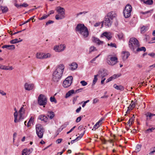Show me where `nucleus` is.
<instances>
[{"mask_svg":"<svg viewBox=\"0 0 155 155\" xmlns=\"http://www.w3.org/2000/svg\"><path fill=\"white\" fill-rule=\"evenodd\" d=\"M64 68V66L63 64H59L57 66L53 74V81L57 82L61 79L63 75Z\"/></svg>","mask_w":155,"mask_h":155,"instance_id":"obj_1","label":"nucleus"},{"mask_svg":"<svg viewBox=\"0 0 155 155\" xmlns=\"http://www.w3.org/2000/svg\"><path fill=\"white\" fill-rule=\"evenodd\" d=\"M75 30L77 32L80 34L84 38L87 37L89 35L88 29L84 24H78L76 26Z\"/></svg>","mask_w":155,"mask_h":155,"instance_id":"obj_2","label":"nucleus"},{"mask_svg":"<svg viewBox=\"0 0 155 155\" xmlns=\"http://www.w3.org/2000/svg\"><path fill=\"white\" fill-rule=\"evenodd\" d=\"M129 45V47L132 51L134 50L140 46L138 41L134 38L130 39Z\"/></svg>","mask_w":155,"mask_h":155,"instance_id":"obj_3","label":"nucleus"},{"mask_svg":"<svg viewBox=\"0 0 155 155\" xmlns=\"http://www.w3.org/2000/svg\"><path fill=\"white\" fill-rule=\"evenodd\" d=\"M36 133L38 137L40 139L43 137L45 131V129L40 124H36L35 126Z\"/></svg>","mask_w":155,"mask_h":155,"instance_id":"obj_4","label":"nucleus"},{"mask_svg":"<svg viewBox=\"0 0 155 155\" xmlns=\"http://www.w3.org/2000/svg\"><path fill=\"white\" fill-rule=\"evenodd\" d=\"M57 11L58 14L55 15V18L56 20H61L64 18V17L65 9L63 8L58 7L56 9Z\"/></svg>","mask_w":155,"mask_h":155,"instance_id":"obj_5","label":"nucleus"},{"mask_svg":"<svg viewBox=\"0 0 155 155\" xmlns=\"http://www.w3.org/2000/svg\"><path fill=\"white\" fill-rule=\"evenodd\" d=\"M117 60L118 59L116 56L110 55L107 57V62L108 64L113 66L117 63Z\"/></svg>","mask_w":155,"mask_h":155,"instance_id":"obj_6","label":"nucleus"},{"mask_svg":"<svg viewBox=\"0 0 155 155\" xmlns=\"http://www.w3.org/2000/svg\"><path fill=\"white\" fill-rule=\"evenodd\" d=\"M47 99L46 97L43 94H40L38 98V103L40 106H43L45 107V106L47 104Z\"/></svg>","mask_w":155,"mask_h":155,"instance_id":"obj_7","label":"nucleus"},{"mask_svg":"<svg viewBox=\"0 0 155 155\" xmlns=\"http://www.w3.org/2000/svg\"><path fill=\"white\" fill-rule=\"evenodd\" d=\"M132 11V7L129 4L127 5L125 7L123 11L124 15L125 18H129L131 15Z\"/></svg>","mask_w":155,"mask_h":155,"instance_id":"obj_8","label":"nucleus"},{"mask_svg":"<svg viewBox=\"0 0 155 155\" xmlns=\"http://www.w3.org/2000/svg\"><path fill=\"white\" fill-rule=\"evenodd\" d=\"M72 79L73 77L72 76H70L66 78L63 82V86L65 88L69 87L72 83Z\"/></svg>","mask_w":155,"mask_h":155,"instance_id":"obj_9","label":"nucleus"},{"mask_svg":"<svg viewBox=\"0 0 155 155\" xmlns=\"http://www.w3.org/2000/svg\"><path fill=\"white\" fill-rule=\"evenodd\" d=\"M51 56V54L49 53L45 54L43 53H37L36 55L37 58L41 59L49 58Z\"/></svg>","mask_w":155,"mask_h":155,"instance_id":"obj_10","label":"nucleus"},{"mask_svg":"<svg viewBox=\"0 0 155 155\" xmlns=\"http://www.w3.org/2000/svg\"><path fill=\"white\" fill-rule=\"evenodd\" d=\"M65 48L66 46L64 44H61L54 46V49L56 52H60L63 51Z\"/></svg>","mask_w":155,"mask_h":155,"instance_id":"obj_11","label":"nucleus"},{"mask_svg":"<svg viewBox=\"0 0 155 155\" xmlns=\"http://www.w3.org/2000/svg\"><path fill=\"white\" fill-rule=\"evenodd\" d=\"M112 20L108 18V17L105 16V19L102 24V27H103V24H104L105 26L107 27H110L112 23Z\"/></svg>","mask_w":155,"mask_h":155,"instance_id":"obj_12","label":"nucleus"},{"mask_svg":"<svg viewBox=\"0 0 155 155\" xmlns=\"http://www.w3.org/2000/svg\"><path fill=\"white\" fill-rule=\"evenodd\" d=\"M24 106L21 107L18 111V113L19 114V117L18 119V122H19L22 120L24 116L23 114L25 113V110L24 107Z\"/></svg>","mask_w":155,"mask_h":155,"instance_id":"obj_13","label":"nucleus"},{"mask_svg":"<svg viewBox=\"0 0 155 155\" xmlns=\"http://www.w3.org/2000/svg\"><path fill=\"white\" fill-rule=\"evenodd\" d=\"M34 87V84H29L27 83H25L24 86L25 89L28 91L33 89Z\"/></svg>","mask_w":155,"mask_h":155,"instance_id":"obj_14","label":"nucleus"},{"mask_svg":"<svg viewBox=\"0 0 155 155\" xmlns=\"http://www.w3.org/2000/svg\"><path fill=\"white\" fill-rule=\"evenodd\" d=\"M117 16L116 12L114 11H111L107 14L106 17H108L111 20H112L114 18H115Z\"/></svg>","mask_w":155,"mask_h":155,"instance_id":"obj_15","label":"nucleus"},{"mask_svg":"<svg viewBox=\"0 0 155 155\" xmlns=\"http://www.w3.org/2000/svg\"><path fill=\"white\" fill-rule=\"evenodd\" d=\"M101 38L105 37L107 38L108 40H110L112 38V35L111 33L105 32L101 34Z\"/></svg>","mask_w":155,"mask_h":155,"instance_id":"obj_16","label":"nucleus"},{"mask_svg":"<svg viewBox=\"0 0 155 155\" xmlns=\"http://www.w3.org/2000/svg\"><path fill=\"white\" fill-rule=\"evenodd\" d=\"M32 149H25L22 151V155H29L32 152Z\"/></svg>","mask_w":155,"mask_h":155,"instance_id":"obj_17","label":"nucleus"},{"mask_svg":"<svg viewBox=\"0 0 155 155\" xmlns=\"http://www.w3.org/2000/svg\"><path fill=\"white\" fill-rule=\"evenodd\" d=\"M130 55L128 51H123L122 52V58L124 61L126 60Z\"/></svg>","mask_w":155,"mask_h":155,"instance_id":"obj_18","label":"nucleus"},{"mask_svg":"<svg viewBox=\"0 0 155 155\" xmlns=\"http://www.w3.org/2000/svg\"><path fill=\"white\" fill-rule=\"evenodd\" d=\"M121 76L120 74H114L108 78L106 81V83H108L112 80L117 78Z\"/></svg>","mask_w":155,"mask_h":155,"instance_id":"obj_19","label":"nucleus"},{"mask_svg":"<svg viewBox=\"0 0 155 155\" xmlns=\"http://www.w3.org/2000/svg\"><path fill=\"white\" fill-rule=\"evenodd\" d=\"M92 40L94 42L97 43L98 45L102 44L104 43L103 41H100L98 38L94 37H92Z\"/></svg>","mask_w":155,"mask_h":155,"instance_id":"obj_20","label":"nucleus"},{"mask_svg":"<svg viewBox=\"0 0 155 155\" xmlns=\"http://www.w3.org/2000/svg\"><path fill=\"white\" fill-rule=\"evenodd\" d=\"M103 120V119L101 118L94 126L93 129H95V130L97 129L102 124Z\"/></svg>","mask_w":155,"mask_h":155,"instance_id":"obj_21","label":"nucleus"},{"mask_svg":"<svg viewBox=\"0 0 155 155\" xmlns=\"http://www.w3.org/2000/svg\"><path fill=\"white\" fill-rule=\"evenodd\" d=\"M0 66V69L2 70H11L13 69L12 66H6L2 64Z\"/></svg>","mask_w":155,"mask_h":155,"instance_id":"obj_22","label":"nucleus"},{"mask_svg":"<svg viewBox=\"0 0 155 155\" xmlns=\"http://www.w3.org/2000/svg\"><path fill=\"white\" fill-rule=\"evenodd\" d=\"M38 119L44 122H47L48 121V118L45 115L41 114L39 115L38 117Z\"/></svg>","mask_w":155,"mask_h":155,"instance_id":"obj_23","label":"nucleus"},{"mask_svg":"<svg viewBox=\"0 0 155 155\" xmlns=\"http://www.w3.org/2000/svg\"><path fill=\"white\" fill-rule=\"evenodd\" d=\"M2 48H6L10 50H13L15 49V46L13 45H3L2 46Z\"/></svg>","mask_w":155,"mask_h":155,"instance_id":"obj_24","label":"nucleus"},{"mask_svg":"<svg viewBox=\"0 0 155 155\" xmlns=\"http://www.w3.org/2000/svg\"><path fill=\"white\" fill-rule=\"evenodd\" d=\"M14 110L15 111L14 114V122L15 123H16L18 122V113L17 110L15 107L14 108Z\"/></svg>","mask_w":155,"mask_h":155,"instance_id":"obj_25","label":"nucleus"},{"mask_svg":"<svg viewBox=\"0 0 155 155\" xmlns=\"http://www.w3.org/2000/svg\"><path fill=\"white\" fill-rule=\"evenodd\" d=\"M113 87L115 89L121 91H123L124 90V86L121 85H117L116 84L114 85Z\"/></svg>","mask_w":155,"mask_h":155,"instance_id":"obj_26","label":"nucleus"},{"mask_svg":"<svg viewBox=\"0 0 155 155\" xmlns=\"http://www.w3.org/2000/svg\"><path fill=\"white\" fill-rule=\"evenodd\" d=\"M70 69L71 70H76L78 68V64L75 62L72 63L70 65Z\"/></svg>","mask_w":155,"mask_h":155,"instance_id":"obj_27","label":"nucleus"},{"mask_svg":"<svg viewBox=\"0 0 155 155\" xmlns=\"http://www.w3.org/2000/svg\"><path fill=\"white\" fill-rule=\"evenodd\" d=\"M99 72H101V76L102 78L104 77L107 76L108 75L107 72L106 70L103 69L101 71H100Z\"/></svg>","mask_w":155,"mask_h":155,"instance_id":"obj_28","label":"nucleus"},{"mask_svg":"<svg viewBox=\"0 0 155 155\" xmlns=\"http://www.w3.org/2000/svg\"><path fill=\"white\" fill-rule=\"evenodd\" d=\"M145 115L147 117V119L150 120L151 119L153 116H155V114L148 112L145 114Z\"/></svg>","mask_w":155,"mask_h":155,"instance_id":"obj_29","label":"nucleus"},{"mask_svg":"<svg viewBox=\"0 0 155 155\" xmlns=\"http://www.w3.org/2000/svg\"><path fill=\"white\" fill-rule=\"evenodd\" d=\"M74 93V90H71L69 91L68 93H66L65 95V98H67L71 96L72 94H73Z\"/></svg>","mask_w":155,"mask_h":155,"instance_id":"obj_30","label":"nucleus"},{"mask_svg":"<svg viewBox=\"0 0 155 155\" xmlns=\"http://www.w3.org/2000/svg\"><path fill=\"white\" fill-rule=\"evenodd\" d=\"M48 116L51 119H52L54 116V113L53 111H48Z\"/></svg>","mask_w":155,"mask_h":155,"instance_id":"obj_31","label":"nucleus"},{"mask_svg":"<svg viewBox=\"0 0 155 155\" xmlns=\"http://www.w3.org/2000/svg\"><path fill=\"white\" fill-rule=\"evenodd\" d=\"M19 40L18 39H13L10 41V43L11 44H15L18 42H19L22 41V40H21L20 38H19Z\"/></svg>","mask_w":155,"mask_h":155,"instance_id":"obj_32","label":"nucleus"},{"mask_svg":"<svg viewBox=\"0 0 155 155\" xmlns=\"http://www.w3.org/2000/svg\"><path fill=\"white\" fill-rule=\"evenodd\" d=\"M0 10L2 11L3 13H5L8 11V8L6 6H0Z\"/></svg>","mask_w":155,"mask_h":155,"instance_id":"obj_33","label":"nucleus"},{"mask_svg":"<svg viewBox=\"0 0 155 155\" xmlns=\"http://www.w3.org/2000/svg\"><path fill=\"white\" fill-rule=\"evenodd\" d=\"M148 29V27L145 26H143L141 28V33H144Z\"/></svg>","mask_w":155,"mask_h":155,"instance_id":"obj_34","label":"nucleus"},{"mask_svg":"<svg viewBox=\"0 0 155 155\" xmlns=\"http://www.w3.org/2000/svg\"><path fill=\"white\" fill-rule=\"evenodd\" d=\"M98 76V74H97L96 75H95L94 76V79L93 81L92 85H94L95 83H96L97 81V77Z\"/></svg>","mask_w":155,"mask_h":155,"instance_id":"obj_35","label":"nucleus"},{"mask_svg":"<svg viewBox=\"0 0 155 155\" xmlns=\"http://www.w3.org/2000/svg\"><path fill=\"white\" fill-rule=\"evenodd\" d=\"M143 2L147 4L151 5L152 4L153 2L152 0H144Z\"/></svg>","mask_w":155,"mask_h":155,"instance_id":"obj_36","label":"nucleus"},{"mask_svg":"<svg viewBox=\"0 0 155 155\" xmlns=\"http://www.w3.org/2000/svg\"><path fill=\"white\" fill-rule=\"evenodd\" d=\"M137 51H143L145 52L146 51V48L144 47H142L140 48H138L137 49Z\"/></svg>","mask_w":155,"mask_h":155,"instance_id":"obj_37","label":"nucleus"},{"mask_svg":"<svg viewBox=\"0 0 155 155\" xmlns=\"http://www.w3.org/2000/svg\"><path fill=\"white\" fill-rule=\"evenodd\" d=\"M33 122V119L32 118V117H31L30 118V119L29 121H28V123L27 126L28 127H29L31 124Z\"/></svg>","mask_w":155,"mask_h":155,"instance_id":"obj_38","label":"nucleus"},{"mask_svg":"<svg viewBox=\"0 0 155 155\" xmlns=\"http://www.w3.org/2000/svg\"><path fill=\"white\" fill-rule=\"evenodd\" d=\"M141 146L140 145H137L136 148V152H139L141 150Z\"/></svg>","mask_w":155,"mask_h":155,"instance_id":"obj_39","label":"nucleus"},{"mask_svg":"<svg viewBox=\"0 0 155 155\" xmlns=\"http://www.w3.org/2000/svg\"><path fill=\"white\" fill-rule=\"evenodd\" d=\"M136 102V101L134 102V101H131V103L130 105L131 106V107H132V108H134L135 107V104H137Z\"/></svg>","mask_w":155,"mask_h":155,"instance_id":"obj_40","label":"nucleus"},{"mask_svg":"<svg viewBox=\"0 0 155 155\" xmlns=\"http://www.w3.org/2000/svg\"><path fill=\"white\" fill-rule=\"evenodd\" d=\"M155 129L154 127H152L146 130V132L147 133H150L153 132V131Z\"/></svg>","mask_w":155,"mask_h":155,"instance_id":"obj_41","label":"nucleus"},{"mask_svg":"<svg viewBox=\"0 0 155 155\" xmlns=\"http://www.w3.org/2000/svg\"><path fill=\"white\" fill-rule=\"evenodd\" d=\"M96 50H97V49H96V48L94 46H91L90 47V49H89V51L90 52H91L92 51H96Z\"/></svg>","mask_w":155,"mask_h":155,"instance_id":"obj_42","label":"nucleus"},{"mask_svg":"<svg viewBox=\"0 0 155 155\" xmlns=\"http://www.w3.org/2000/svg\"><path fill=\"white\" fill-rule=\"evenodd\" d=\"M35 16H34L33 17L30 18L29 19H28V20L27 21H26L22 25L25 24V23H28V22H29L31 20H32V22H33V20L34 19V18L35 17Z\"/></svg>","mask_w":155,"mask_h":155,"instance_id":"obj_43","label":"nucleus"},{"mask_svg":"<svg viewBox=\"0 0 155 155\" xmlns=\"http://www.w3.org/2000/svg\"><path fill=\"white\" fill-rule=\"evenodd\" d=\"M107 45L108 46H110L111 47H115V48H117V46L114 43H111L110 44H108Z\"/></svg>","mask_w":155,"mask_h":155,"instance_id":"obj_44","label":"nucleus"},{"mask_svg":"<svg viewBox=\"0 0 155 155\" xmlns=\"http://www.w3.org/2000/svg\"><path fill=\"white\" fill-rule=\"evenodd\" d=\"M50 101L51 102H54L55 103H57V101L54 97H51L50 98Z\"/></svg>","mask_w":155,"mask_h":155,"instance_id":"obj_45","label":"nucleus"},{"mask_svg":"<svg viewBox=\"0 0 155 155\" xmlns=\"http://www.w3.org/2000/svg\"><path fill=\"white\" fill-rule=\"evenodd\" d=\"M80 83L83 86H85L87 85V83L84 81H82L80 82Z\"/></svg>","mask_w":155,"mask_h":155,"instance_id":"obj_46","label":"nucleus"},{"mask_svg":"<svg viewBox=\"0 0 155 155\" xmlns=\"http://www.w3.org/2000/svg\"><path fill=\"white\" fill-rule=\"evenodd\" d=\"M84 132L85 131H84L83 133L80 134L78 137H77L76 138V139L78 140H80V139H81V137H83V135H84Z\"/></svg>","mask_w":155,"mask_h":155,"instance_id":"obj_47","label":"nucleus"},{"mask_svg":"<svg viewBox=\"0 0 155 155\" xmlns=\"http://www.w3.org/2000/svg\"><path fill=\"white\" fill-rule=\"evenodd\" d=\"M83 116H80L78 117L76 120V121L77 123L79 122L82 118Z\"/></svg>","mask_w":155,"mask_h":155,"instance_id":"obj_48","label":"nucleus"},{"mask_svg":"<svg viewBox=\"0 0 155 155\" xmlns=\"http://www.w3.org/2000/svg\"><path fill=\"white\" fill-rule=\"evenodd\" d=\"M49 15H44V16H43L42 17H41L40 18H39V19L40 20H41L44 19H45L46 18H47L49 16Z\"/></svg>","mask_w":155,"mask_h":155,"instance_id":"obj_49","label":"nucleus"},{"mask_svg":"<svg viewBox=\"0 0 155 155\" xmlns=\"http://www.w3.org/2000/svg\"><path fill=\"white\" fill-rule=\"evenodd\" d=\"M134 117H132L130 118V119L129 122H130L131 124H132L134 123Z\"/></svg>","mask_w":155,"mask_h":155,"instance_id":"obj_50","label":"nucleus"},{"mask_svg":"<svg viewBox=\"0 0 155 155\" xmlns=\"http://www.w3.org/2000/svg\"><path fill=\"white\" fill-rule=\"evenodd\" d=\"M21 8L22 7H26L28 6V5L25 3H23V4H21Z\"/></svg>","mask_w":155,"mask_h":155,"instance_id":"obj_51","label":"nucleus"},{"mask_svg":"<svg viewBox=\"0 0 155 155\" xmlns=\"http://www.w3.org/2000/svg\"><path fill=\"white\" fill-rule=\"evenodd\" d=\"M133 108H132V107H131V106L129 105L128 108L126 112L127 113L129 112L130 110H132Z\"/></svg>","mask_w":155,"mask_h":155,"instance_id":"obj_52","label":"nucleus"},{"mask_svg":"<svg viewBox=\"0 0 155 155\" xmlns=\"http://www.w3.org/2000/svg\"><path fill=\"white\" fill-rule=\"evenodd\" d=\"M54 21L51 20L48 21L46 24V25H48L49 24H52L53 23Z\"/></svg>","mask_w":155,"mask_h":155,"instance_id":"obj_53","label":"nucleus"},{"mask_svg":"<svg viewBox=\"0 0 155 155\" xmlns=\"http://www.w3.org/2000/svg\"><path fill=\"white\" fill-rule=\"evenodd\" d=\"M75 127H76L75 126L74 127L69 131L67 132V134H69L72 131H73L74 130V129L75 128Z\"/></svg>","mask_w":155,"mask_h":155,"instance_id":"obj_54","label":"nucleus"},{"mask_svg":"<svg viewBox=\"0 0 155 155\" xmlns=\"http://www.w3.org/2000/svg\"><path fill=\"white\" fill-rule=\"evenodd\" d=\"M0 94L3 96H5L6 95V93L3 91L0 90Z\"/></svg>","mask_w":155,"mask_h":155,"instance_id":"obj_55","label":"nucleus"},{"mask_svg":"<svg viewBox=\"0 0 155 155\" xmlns=\"http://www.w3.org/2000/svg\"><path fill=\"white\" fill-rule=\"evenodd\" d=\"M78 97V96H76V97H74L73 99V104H75V102L77 100V99Z\"/></svg>","mask_w":155,"mask_h":155,"instance_id":"obj_56","label":"nucleus"},{"mask_svg":"<svg viewBox=\"0 0 155 155\" xmlns=\"http://www.w3.org/2000/svg\"><path fill=\"white\" fill-rule=\"evenodd\" d=\"M148 55L153 58L155 57V54L154 53H149L148 54Z\"/></svg>","mask_w":155,"mask_h":155,"instance_id":"obj_57","label":"nucleus"},{"mask_svg":"<svg viewBox=\"0 0 155 155\" xmlns=\"http://www.w3.org/2000/svg\"><path fill=\"white\" fill-rule=\"evenodd\" d=\"M62 139H59L57 140L56 141V143H60L62 141Z\"/></svg>","mask_w":155,"mask_h":155,"instance_id":"obj_58","label":"nucleus"},{"mask_svg":"<svg viewBox=\"0 0 155 155\" xmlns=\"http://www.w3.org/2000/svg\"><path fill=\"white\" fill-rule=\"evenodd\" d=\"M118 36L120 39H121L123 37V35L122 34H120L118 35Z\"/></svg>","mask_w":155,"mask_h":155,"instance_id":"obj_59","label":"nucleus"},{"mask_svg":"<svg viewBox=\"0 0 155 155\" xmlns=\"http://www.w3.org/2000/svg\"><path fill=\"white\" fill-rule=\"evenodd\" d=\"M86 13V12H80L78 13L76 15V17H77L79 15H81L83 13L85 14Z\"/></svg>","mask_w":155,"mask_h":155,"instance_id":"obj_60","label":"nucleus"},{"mask_svg":"<svg viewBox=\"0 0 155 155\" xmlns=\"http://www.w3.org/2000/svg\"><path fill=\"white\" fill-rule=\"evenodd\" d=\"M82 88H80V89L77 90L75 91V93H78L80 92H81L82 91Z\"/></svg>","mask_w":155,"mask_h":155,"instance_id":"obj_61","label":"nucleus"},{"mask_svg":"<svg viewBox=\"0 0 155 155\" xmlns=\"http://www.w3.org/2000/svg\"><path fill=\"white\" fill-rule=\"evenodd\" d=\"M81 107H79V108H78L76 109V112L77 113H79L81 110Z\"/></svg>","mask_w":155,"mask_h":155,"instance_id":"obj_62","label":"nucleus"},{"mask_svg":"<svg viewBox=\"0 0 155 155\" xmlns=\"http://www.w3.org/2000/svg\"><path fill=\"white\" fill-rule=\"evenodd\" d=\"M100 24H101V22H97L95 24L94 26H95V27H97L99 26L100 25Z\"/></svg>","mask_w":155,"mask_h":155,"instance_id":"obj_63","label":"nucleus"},{"mask_svg":"<svg viewBox=\"0 0 155 155\" xmlns=\"http://www.w3.org/2000/svg\"><path fill=\"white\" fill-rule=\"evenodd\" d=\"M155 152V147L153 148V150L151 151L149 153V154L151 155L153 153Z\"/></svg>","mask_w":155,"mask_h":155,"instance_id":"obj_64","label":"nucleus"}]
</instances>
